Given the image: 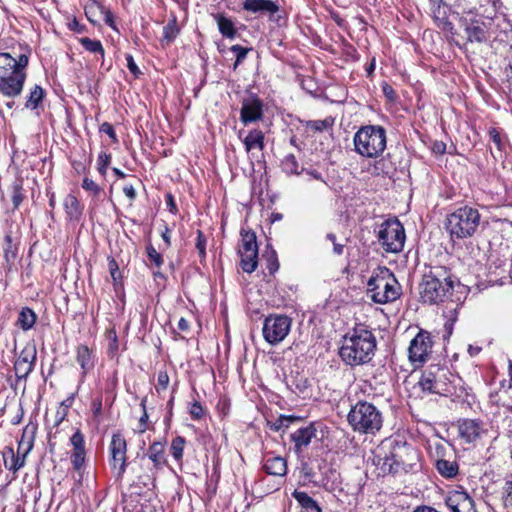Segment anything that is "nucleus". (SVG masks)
Here are the masks:
<instances>
[{"mask_svg": "<svg viewBox=\"0 0 512 512\" xmlns=\"http://www.w3.org/2000/svg\"><path fill=\"white\" fill-rule=\"evenodd\" d=\"M456 277L445 266H432L419 284V295L423 303L439 304L452 296Z\"/></svg>", "mask_w": 512, "mask_h": 512, "instance_id": "f257e3e1", "label": "nucleus"}, {"mask_svg": "<svg viewBox=\"0 0 512 512\" xmlns=\"http://www.w3.org/2000/svg\"><path fill=\"white\" fill-rule=\"evenodd\" d=\"M28 63L29 54L22 53L16 58L10 53H0V93L4 97L14 99L21 95Z\"/></svg>", "mask_w": 512, "mask_h": 512, "instance_id": "f03ea898", "label": "nucleus"}, {"mask_svg": "<svg viewBox=\"0 0 512 512\" xmlns=\"http://www.w3.org/2000/svg\"><path fill=\"white\" fill-rule=\"evenodd\" d=\"M376 337L365 328H354L344 337L339 350L342 361L350 366L369 363L375 355Z\"/></svg>", "mask_w": 512, "mask_h": 512, "instance_id": "7ed1b4c3", "label": "nucleus"}, {"mask_svg": "<svg viewBox=\"0 0 512 512\" xmlns=\"http://www.w3.org/2000/svg\"><path fill=\"white\" fill-rule=\"evenodd\" d=\"M460 383L458 376L437 365H431L424 370L418 382L424 392L454 398L467 395L466 389Z\"/></svg>", "mask_w": 512, "mask_h": 512, "instance_id": "20e7f679", "label": "nucleus"}, {"mask_svg": "<svg viewBox=\"0 0 512 512\" xmlns=\"http://www.w3.org/2000/svg\"><path fill=\"white\" fill-rule=\"evenodd\" d=\"M347 422L356 433L374 435L383 426V415L374 404L367 401H358L351 406L347 415Z\"/></svg>", "mask_w": 512, "mask_h": 512, "instance_id": "39448f33", "label": "nucleus"}, {"mask_svg": "<svg viewBox=\"0 0 512 512\" xmlns=\"http://www.w3.org/2000/svg\"><path fill=\"white\" fill-rule=\"evenodd\" d=\"M354 151L363 158H378L386 149V130L380 125H365L353 137Z\"/></svg>", "mask_w": 512, "mask_h": 512, "instance_id": "423d86ee", "label": "nucleus"}, {"mask_svg": "<svg viewBox=\"0 0 512 512\" xmlns=\"http://www.w3.org/2000/svg\"><path fill=\"white\" fill-rule=\"evenodd\" d=\"M492 4L494 15L487 13L485 19L487 20L489 39L493 38L494 42L503 45V48H508L505 53L512 55V22L507 18L504 13L503 4L501 0H489Z\"/></svg>", "mask_w": 512, "mask_h": 512, "instance_id": "0eeeda50", "label": "nucleus"}, {"mask_svg": "<svg viewBox=\"0 0 512 512\" xmlns=\"http://www.w3.org/2000/svg\"><path fill=\"white\" fill-rule=\"evenodd\" d=\"M479 224V211L476 208L464 206L448 215L446 228L452 238L465 239L474 235Z\"/></svg>", "mask_w": 512, "mask_h": 512, "instance_id": "6e6552de", "label": "nucleus"}, {"mask_svg": "<svg viewBox=\"0 0 512 512\" xmlns=\"http://www.w3.org/2000/svg\"><path fill=\"white\" fill-rule=\"evenodd\" d=\"M368 294L375 303L386 304L400 297L401 286L389 269L385 268L369 279Z\"/></svg>", "mask_w": 512, "mask_h": 512, "instance_id": "1a4fd4ad", "label": "nucleus"}, {"mask_svg": "<svg viewBox=\"0 0 512 512\" xmlns=\"http://www.w3.org/2000/svg\"><path fill=\"white\" fill-rule=\"evenodd\" d=\"M377 238L386 252L398 253L405 243L404 227L398 219H388L380 225Z\"/></svg>", "mask_w": 512, "mask_h": 512, "instance_id": "9d476101", "label": "nucleus"}, {"mask_svg": "<svg viewBox=\"0 0 512 512\" xmlns=\"http://www.w3.org/2000/svg\"><path fill=\"white\" fill-rule=\"evenodd\" d=\"M36 427L34 425H27L18 443V454L15 455L12 448H7V451L3 453L4 466L13 473H16L25 465V457L33 448L34 435Z\"/></svg>", "mask_w": 512, "mask_h": 512, "instance_id": "9b49d317", "label": "nucleus"}, {"mask_svg": "<svg viewBox=\"0 0 512 512\" xmlns=\"http://www.w3.org/2000/svg\"><path fill=\"white\" fill-rule=\"evenodd\" d=\"M386 448V444H382L377 448L373 462L383 474L396 473L404 465L399 452L405 446H400L398 443H394V445L390 443L388 449Z\"/></svg>", "mask_w": 512, "mask_h": 512, "instance_id": "f8f14e48", "label": "nucleus"}, {"mask_svg": "<svg viewBox=\"0 0 512 512\" xmlns=\"http://www.w3.org/2000/svg\"><path fill=\"white\" fill-rule=\"evenodd\" d=\"M292 320L283 314H271L263 323V337L271 345L282 342L289 334Z\"/></svg>", "mask_w": 512, "mask_h": 512, "instance_id": "ddd939ff", "label": "nucleus"}, {"mask_svg": "<svg viewBox=\"0 0 512 512\" xmlns=\"http://www.w3.org/2000/svg\"><path fill=\"white\" fill-rule=\"evenodd\" d=\"M432 346L431 334L425 330H420L410 342L408 349L410 361L413 364H423L428 359Z\"/></svg>", "mask_w": 512, "mask_h": 512, "instance_id": "4468645a", "label": "nucleus"}, {"mask_svg": "<svg viewBox=\"0 0 512 512\" xmlns=\"http://www.w3.org/2000/svg\"><path fill=\"white\" fill-rule=\"evenodd\" d=\"M263 101L256 95H250L242 100L240 110V120L244 125H248L259 120L264 116Z\"/></svg>", "mask_w": 512, "mask_h": 512, "instance_id": "2eb2a0df", "label": "nucleus"}, {"mask_svg": "<svg viewBox=\"0 0 512 512\" xmlns=\"http://www.w3.org/2000/svg\"><path fill=\"white\" fill-rule=\"evenodd\" d=\"M109 449L112 458V465L116 467V464L119 463L117 476L122 477L127 467V443L124 436L120 433L113 434Z\"/></svg>", "mask_w": 512, "mask_h": 512, "instance_id": "dca6fc26", "label": "nucleus"}, {"mask_svg": "<svg viewBox=\"0 0 512 512\" xmlns=\"http://www.w3.org/2000/svg\"><path fill=\"white\" fill-rule=\"evenodd\" d=\"M36 348L34 346L25 347L14 364L16 377L21 380H26L29 374L33 371L36 361Z\"/></svg>", "mask_w": 512, "mask_h": 512, "instance_id": "f3484780", "label": "nucleus"}, {"mask_svg": "<svg viewBox=\"0 0 512 512\" xmlns=\"http://www.w3.org/2000/svg\"><path fill=\"white\" fill-rule=\"evenodd\" d=\"M486 432L482 421L476 419H464L459 421L458 434L465 443H473Z\"/></svg>", "mask_w": 512, "mask_h": 512, "instance_id": "a211bd4d", "label": "nucleus"}, {"mask_svg": "<svg viewBox=\"0 0 512 512\" xmlns=\"http://www.w3.org/2000/svg\"><path fill=\"white\" fill-rule=\"evenodd\" d=\"M445 502L451 512H476L473 499L465 491L450 492Z\"/></svg>", "mask_w": 512, "mask_h": 512, "instance_id": "6ab92c4d", "label": "nucleus"}, {"mask_svg": "<svg viewBox=\"0 0 512 512\" xmlns=\"http://www.w3.org/2000/svg\"><path fill=\"white\" fill-rule=\"evenodd\" d=\"M486 12L487 11L484 13ZM485 15L486 14H483L482 20H471V22L466 25L465 33L469 42L484 43L489 40L487 20L485 19Z\"/></svg>", "mask_w": 512, "mask_h": 512, "instance_id": "aec40b11", "label": "nucleus"}, {"mask_svg": "<svg viewBox=\"0 0 512 512\" xmlns=\"http://www.w3.org/2000/svg\"><path fill=\"white\" fill-rule=\"evenodd\" d=\"M242 8L257 16L273 15L279 10L272 0H242Z\"/></svg>", "mask_w": 512, "mask_h": 512, "instance_id": "412c9836", "label": "nucleus"}, {"mask_svg": "<svg viewBox=\"0 0 512 512\" xmlns=\"http://www.w3.org/2000/svg\"><path fill=\"white\" fill-rule=\"evenodd\" d=\"M290 437L294 443V451L300 455L307 449L312 439L316 438V429L313 425H308L297 429Z\"/></svg>", "mask_w": 512, "mask_h": 512, "instance_id": "4be33fe9", "label": "nucleus"}, {"mask_svg": "<svg viewBox=\"0 0 512 512\" xmlns=\"http://www.w3.org/2000/svg\"><path fill=\"white\" fill-rule=\"evenodd\" d=\"M263 469L269 475L284 476L287 473L286 460L269 452L264 457Z\"/></svg>", "mask_w": 512, "mask_h": 512, "instance_id": "5701e85b", "label": "nucleus"}, {"mask_svg": "<svg viewBox=\"0 0 512 512\" xmlns=\"http://www.w3.org/2000/svg\"><path fill=\"white\" fill-rule=\"evenodd\" d=\"M152 461L155 470H161L167 464L165 456V442L154 441L152 442L145 454Z\"/></svg>", "mask_w": 512, "mask_h": 512, "instance_id": "b1692460", "label": "nucleus"}, {"mask_svg": "<svg viewBox=\"0 0 512 512\" xmlns=\"http://www.w3.org/2000/svg\"><path fill=\"white\" fill-rule=\"evenodd\" d=\"M264 139L265 136L261 130L253 129L249 131L243 140L246 152L250 153L255 149L262 151L265 147Z\"/></svg>", "mask_w": 512, "mask_h": 512, "instance_id": "393cba45", "label": "nucleus"}, {"mask_svg": "<svg viewBox=\"0 0 512 512\" xmlns=\"http://www.w3.org/2000/svg\"><path fill=\"white\" fill-rule=\"evenodd\" d=\"M217 23L219 32L221 35L228 39H234L237 35V29L234 26L233 21L226 17L222 13H216L212 15Z\"/></svg>", "mask_w": 512, "mask_h": 512, "instance_id": "a878e982", "label": "nucleus"}, {"mask_svg": "<svg viewBox=\"0 0 512 512\" xmlns=\"http://www.w3.org/2000/svg\"><path fill=\"white\" fill-rule=\"evenodd\" d=\"M76 360L82 369L83 376L94 367L93 352L86 345L78 346Z\"/></svg>", "mask_w": 512, "mask_h": 512, "instance_id": "bb28decb", "label": "nucleus"}, {"mask_svg": "<svg viewBox=\"0 0 512 512\" xmlns=\"http://www.w3.org/2000/svg\"><path fill=\"white\" fill-rule=\"evenodd\" d=\"M293 498L298 502L304 512H322L319 504L304 491L295 490Z\"/></svg>", "mask_w": 512, "mask_h": 512, "instance_id": "cd10ccee", "label": "nucleus"}, {"mask_svg": "<svg viewBox=\"0 0 512 512\" xmlns=\"http://www.w3.org/2000/svg\"><path fill=\"white\" fill-rule=\"evenodd\" d=\"M435 467L438 473L447 479L456 477L459 472V465L456 461H450L444 458L437 459Z\"/></svg>", "mask_w": 512, "mask_h": 512, "instance_id": "c85d7f7f", "label": "nucleus"}, {"mask_svg": "<svg viewBox=\"0 0 512 512\" xmlns=\"http://www.w3.org/2000/svg\"><path fill=\"white\" fill-rule=\"evenodd\" d=\"M63 205L69 220H79L80 216L82 215V207L74 195L68 194L64 199Z\"/></svg>", "mask_w": 512, "mask_h": 512, "instance_id": "c756f323", "label": "nucleus"}, {"mask_svg": "<svg viewBox=\"0 0 512 512\" xmlns=\"http://www.w3.org/2000/svg\"><path fill=\"white\" fill-rule=\"evenodd\" d=\"M241 244L238 252H256L258 245L256 241V234L251 230L241 229Z\"/></svg>", "mask_w": 512, "mask_h": 512, "instance_id": "7c9ffc66", "label": "nucleus"}, {"mask_svg": "<svg viewBox=\"0 0 512 512\" xmlns=\"http://www.w3.org/2000/svg\"><path fill=\"white\" fill-rule=\"evenodd\" d=\"M433 19L440 29L444 31H452L454 28L453 23L448 19L447 12L444 6L438 4L433 9Z\"/></svg>", "mask_w": 512, "mask_h": 512, "instance_id": "2f4dec72", "label": "nucleus"}, {"mask_svg": "<svg viewBox=\"0 0 512 512\" xmlns=\"http://www.w3.org/2000/svg\"><path fill=\"white\" fill-rule=\"evenodd\" d=\"M240 256V266L246 273H252L258 265V251L256 252H238Z\"/></svg>", "mask_w": 512, "mask_h": 512, "instance_id": "473e14b6", "label": "nucleus"}, {"mask_svg": "<svg viewBox=\"0 0 512 512\" xmlns=\"http://www.w3.org/2000/svg\"><path fill=\"white\" fill-rule=\"evenodd\" d=\"M45 95L44 89L40 85H35L29 92L25 102V108L35 110L42 102Z\"/></svg>", "mask_w": 512, "mask_h": 512, "instance_id": "72a5a7b5", "label": "nucleus"}, {"mask_svg": "<svg viewBox=\"0 0 512 512\" xmlns=\"http://www.w3.org/2000/svg\"><path fill=\"white\" fill-rule=\"evenodd\" d=\"M36 322V314L35 312L28 308H22L18 316V324L23 330L31 329Z\"/></svg>", "mask_w": 512, "mask_h": 512, "instance_id": "f704fd0d", "label": "nucleus"}, {"mask_svg": "<svg viewBox=\"0 0 512 512\" xmlns=\"http://www.w3.org/2000/svg\"><path fill=\"white\" fill-rule=\"evenodd\" d=\"M71 463L78 473V482H81L83 476V467L85 463V451H73L71 454Z\"/></svg>", "mask_w": 512, "mask_h": 512, "instance_id": "c9c22d12", "label": "nucleus"}, {"mask_svg": "<svg viewBox=\"0 0 512 512\" xmlns=\"http://www.w3.org/2000/svg\"><path fill=\"white\" fill-rule=\"evenodd\" d=\"M178 34L179 27L175 18L168 21V23L163 27V40L167 43L173 42Z\"/></svg>", "mask_w": 512, "mask_h": 512, "instance_id": "e433bc0d", "label": "nucleus"}, {"mask_svg": "<svg viewBox=\"0 0 512 512\" xmlns=\"http://www.w3.org/2000/svg\"><path fill=\"white\" fill-rule=\"evenodd\" d=\"M17 246L13 243L11 235L5 236L4 257L8 264L13 263L17 256Z\"/></svg>", "mask_w": 512, "mask_h": 512, "instance_id": "4c0bfd02", "label": "nucleus"}, {"mask_svg": "<svg viewBox=\"0 0 512 512\" xmlns=\"http://www.w3.org/2000/svg\"><path fill=\"white\" fill-rule=\"evenodd\" d=\"M80 43L87 51L91 53H98L102 58L104 57V48L99 40L84 37L80 39Z\"/></svg>", "mask_w": 512, "mask_h": 512, "instance_id": "58836bf2", "label": "nucleus"}, {"mask_svg": "<svg viewBox=\"0 0 512 512\" xmlns=\"http://www.w3.org/2000/svg\"><path fill=\"white\" fill-rule=\"evenodd\" d=\"M282 169L287 174H300L299 163L293 154H288L282 161Z\"/></svg>", "mask_w": 512, "mask_h": 512, "instance_id": "ea45409f", "label": "nucleus"}, {"mask_svg": "<svg viewBox=\"0 0 512 512\" xmlns=\"http://www.w3.org/2000/svg\"><path fill=\"white\" fill-rule=\"evenodd\" d=\"M185 443L186 440L182 436H177L172 440L170 450L176 461H180L182 459Z\"/></svg>", "mask_w": 512, "mask_h": 512, "instance_id": "a19ab883", "label": "nucleus"}, {"mask_svg": "<svg viewBox=\"0 0 512 512\" xmlns=\"http://www.w3.org/2000/svg\"><path fill=\"white\" fill-rule=\"evenodd\" d=\"M11 188H12V202H13L14 208L16 209L20 206V204L22 203V201L25 198V194L23 192V187H22V180L14 181Z\"/></svg>", "mask_w": 512, "mask_h": 512, "instance_id": "79ce46f5", "label": "nucleus"}, {"mask_svg": "<svg viewBox=\"0 0 512 512\" xmlns=\"http://www.w3.org/2000/svg\"><path fill=\"white\" fill-rule=\"evenodd\" d=\"M252 48L243 47L241 45H233L230 48V51L233 52L236 56L235 63L233 65V68L236 69L246 58L249 51H251Z\"/></svg>", "mask_w": 512, "mask_h": 512, "instance_id": "37998d69", "label": "nucleus"}, {"mask_svg": "<svg viewBox=\"0 0 512 512\" xmlns=\"http://www.w3.org/2000/svg\"><path fill=\"white\" fill-rule=\"evenodd\" d=\"M294 420L292 416H283L281 415L275 422H273L270 426L271 430L275 432H279L281 430L285 431L289 427V424Z\"/></svg>", "mask_w": 512, "mask_h": 512, "instance_id": "c03bdc74", "label": "nucleus"}, {"mask_svg": "<svg viewBox=\"0 0 512 512\" xmlns=\"http://www.w3.org/2000/svg\"><path fill=\"white\" fill-rule=\"evenodd\" d=\"M98 172L102 175V176H105L106 175V172H107V167L109 166L110 162H111V155L106 153V152H101L99 155H98Z\"/></svg>", "mask_w": 512, "mask_h": 512, "instance_id": "a18cd8bd", "label": "nucleus"}, {"mask_svg": "<svg viewBox=\"0 0 512 512\" xmlns=\"http://www.w3.org/2000/svg\"><path fill=\"white\" fill-rule=\"evenodd\" d=\"M206 237L204 233L201 230L197 231V238H196V249L198 250V254L201 260L205 259L206 257Z\"/></svg>", "mask_w": 512, "mask_h": 512, "instance_id": "49530a36", "label": "nucleus"}, {"mask_svg": "<svg viewBox=\"0 0 512 512\" xmlns=\"http://www.w3.org/2000/svg\"><path fill=\"white\" fill-rule=\"evenodd\" d=\"M70 442L74 448L73 451H85L84 435L79 430L72 435Z\"/></svg>", "mask_w": 512, "mask_h": 512, "instance_id": "de8ad7c7", "label": "nucleus"}, {"mask_svg": "<svg viewBox=\"0 0 512 512\" xmlns=\"http://www.w3.org/2000/svg\"><path fill=\"white\" fill-rule=\"evenodd\" d=\"M106 338L109 341L108 351L114 354L118 350V337L115 328L106 331Z\"/></svg>", "mask_w": 512, "mask_h": 512, "instance_id": "09e8293b", "label": "nucleus"}, {"mask_svg": "<svg viewBox=\"0 0 512 512\" xmlns=\"http://www.w3.org/2000/svg\"><path fill=\"white\" fill-rule=\"evenodd\" d=\"M146 252L149 261L155 266L160 267L163 264V258L161 254L152 245H148L146 247Z\"/></svg>", "mask_w": 512, "mask_h": 512, "instance_id": "8fccbe9b", "label": "nucleus"}, {"mask_svg": "<svg viewBox=\"0 0 512 512\" xmlns=\"http://www.w3.org/2000/svg\"><path fill=\"white\" fill-rule=\"evenodd\" d=\"M82 188L92 193L94 196H98L102 191L101 187L88 177L83 179Z\"/></svg>", "mask_w": 512, "mask_h": 512, "instance_id": "3c124183", "label": "nucleus"}, {"mask_svg": "<svg viewBox=\"0 0 512 512\" xmlns=\"http://www.w3.org/2000/svg\"><path fill=\"white\" fill-rule=\"evenodd\" d=\"M332 125L329 119L314 120L309 123V127L315 131H323L328 129Z\"/></svg>", "mask_w": 512, "mask_h": 512, "instance_id": "603ef678", "label": "nucleus"}, {"mask_svg": "<svg viewBox=\"0 0 512 512\" xmlns=\"http://www.w3.org/2000/svg\"><path fill=\"white\" fill-rule=\"evenodd\" d=\"M189 413L193 419L198 420L201 419L202 416L204 415V409L199 402L195 401L194 403L191 404L189 408Z\"/></svg>", "mask_w": 512, "mask_h": 512, "instance_id": "864d4df0", "label": "nucleus"}, {"mask_svg": "<svg viewBox=\"0 0 512 512\" xmlns=\"http://www.w3.org/2000/svg\"><path fill=\"white\" fill-rule=\"evenodd\" d=\"M140 406L143 409V414H142V416L139 419V426H140L139 431H140V433H143L146 430V423H147L148 418H149L148 413L146 411V398H143L141 400Z\"/></svg>", "mask_w": 512, "mask_h": 512, "instance_id": "5fc2aeb1", "label": "nucleus"}, {"mask_svg": "<svg viewBox=\"0 0 512 512\" xmlns=\"http://www.w3.org/2000/svg\"><path fill=\"white\" fill-rule=\"evenodd\" d=\"M326 239L333 243V252L336 255H342L344 251V245L336 242V235L328 233Z\"/></svg>", "mask_w": 512, "mask_h": 512, "instance_id": "6e6d98bb", "label": "nucleus"}, {"mask_svg": "<svg viewBox=\"0 0 512 512\" xmlns=\"http://www.w3.org/2000/svg\"><path fill=\"white\" fill-rule=\"evenodd\" d=\"M157 387L156 389L159 390L161 388L162 390H165L169 384V375L166 371H160L157 377Z\"/></svg>", "mask_w": 512, "mask_h": 512, "instance_id": "4d7b16f0", "label": "nucleus"}, {"mask_svg": "<svg viewBox=\"0 0 512 512\" xmlns=\"http://www.w3.org/2000/svg\"><path fill=\"white\" fill-rule=\"evenodd\" d=\"M126 60H127V68L129 69V71L137 78L139 77V75L141 74L138 66L136 65L134 59H133V56L132 55H127L126 56Z\"/></svg>", "mask_w": 512, "mask_h": 512, "instance_id": "13d9d810", "label": "nucleus"}, {"mask_svg": "<svg viewBox=\"0 0 512 512\" xmlns=\"http://www.w3.org/2000/svg\"><path fill=\"white\" fill-rule=\"evenodd\" d=\"M108 266H109L110 275L113 278L114 282H116L118 280V278L120 277V273H119L118 264L115 261V259L111 258L109 260Z\"/></svg>", "mask_w": 512, "mask_h": 512, "instance_id": "bf43d9fd", "label": "nucleus"}, {"mask_svg": "<svg viewBox=\"0 0 512 512\" xmlns=\"http://www.w3.org/2000/svg\"><path fill=\"white\" fill-rule=\"evenodd\" d=\"M100 132L107 134L114 141L117 140L116 133H115L113 126L111 124H109L108 122H104L100 126Z\"/></svg>", "mask_w": 512, "mask_h": 512, "instance_id": "052dcab7", "label": "nucleus"}, {"mask_svg": "<svg viewBox=\"0 0 512 512\" xmlns=\"http://www.w3.org/2000/svg\"><path fill=\"white\" fill-rule=\"evenodd\" d=\"M489 135L491 137V140L493 143L497 146L499 150H502L503 148V142L500 136V133L496 129H491L489 132Z\"/></svg>", "mask_w": 512, "mask_h": 512, "instance_id": "680f3d73", "label": "nucleus"}, {"mask_svg": "<svg viewBox=\"0 0 512 512\" xmlns=\"http://www.w3.org/2000/svg\"><path fill=\"white\" fill-rule=\"evenodd\" d=\"M267 268L271 274L277 271L279 268V263L275 251H272L271 257L268 259Z\"/></svg>", "mask_w": 512, "mask_h": 512, "instance_id": "e2e57ef3", "label": "nucleus"}, {"mask_svg": "<svg viewBox=\"0 0 512 512\" xmlns=\"http://www.w3.org/2000/svg\"><path fill=\"white\" fill-rule=\"evenodd\" d=\"M431 149L433 153L443 155L446 152V144L443 141H434Z\"/></svg>", "mask_w": 512, "mask_h": 512, "instance_id": "0e129e2a", "label": "nucleus"}, {"mask_svg": "<svg viewBox=\"0 0 512 512\" xmlns=\"http://www.w3.org/2000/svg\"><path fill=\"white\" fill-rule=\"evenodd\" d=\"M123 193L131 200L134 201L136 199L137 193L132 185H126L123 188Z\"/></svg>", "mask_w": 512, "mask_h": 512, "instance_id": "69168bd1", "label": "nucleus"}, {"mask_svg": "<svg viewBox=\"0 0 512 512\" xmlns=\"http://www.w3.org/2000/svg\"><path fill=\"white\" fill-rule=\"evenodd\" d=\"M67 416V411L66 409H62L60 408L57 412H56V419H55V426H59L61 424V422L65 419V417Z\"/></svg>", "mask_w": 512, "mask_h": 512, "instance_id": "338daca9", "label": "nucleus"}, {"mask_svg": "<svg viewBox=\"0 0 512 512\" xmlns=\"http://www.w3.org/2000/svg\"><path fill=\"white\" fill-rule=\"evenodd\" d=\"M502 424L506 428L507 433L509 435H512V417L511 416L505 417L502 421Z\"/></svg>", "mask_w": 512, "mask_h": 512, "instance_id": "774afa93", "label": "nucleus"}]
</instances>
